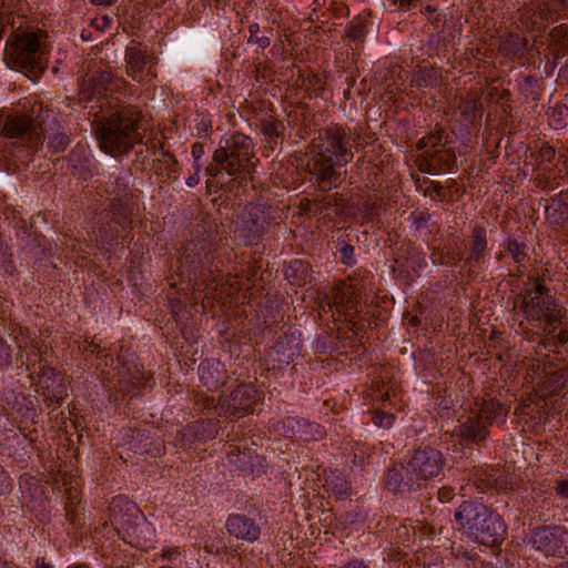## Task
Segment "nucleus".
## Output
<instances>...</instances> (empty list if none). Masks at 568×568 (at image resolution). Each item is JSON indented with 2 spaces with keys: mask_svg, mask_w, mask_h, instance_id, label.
<instances>
[{
  "mask_svg": "<svg viewBox=\"0 0 568 568\" xmlns=\"http://www.w3.org/2000/svg\"><path fill=\"white\" fill-rule=\"evenodd\" d=\"M302 348L301 333L296 331H288L283 333L274 342L268 357L274 363L272 368L288 365L297 356Z\"/></svg>",
  "mask_w": 568,
  "mask_h": 568,
  "instance_id": "obj_20",
  "label": "nucleus"
},
{
  "mask_svg": "<svg viewBox=\"0 0 568 568\" xmlns=\"http://www.w3.org/2000/svg\"><path fill=\"white\" fill-rule=\"evenodd\" d=\"M199 378L207 390H217L225 385L229 376L224 364L214 358L202 361L197 367Z\"/></svg>",
  "mask_w": 568,
  "mask_h": 568,
  "instance_id": "obj_26",
  "label": "nucleus"
},
{
  "mask_svg": "<svg viewBox=\"0 0 568 568\" xmlns=\"http://www.w3.org/2000/svg\"><path fill=\"white\" fill-rule=\"evenodd\" d=\"M92 235L97 247L110 258L120 237L119 230L113 226L111 220H99L92 226Z\"/></svg>",
  "mask_w": 568,
  "mask_h": 568,
  "instance_id": "obj_29",
  "label": "nucleus"
},
{
  "mask_svg": "<svg viewBox=\"0 0 568 568\" xmlns=\"http://www.w3.org/2000/svg\"><path fill=\"white\" fill-rule=\"evenodd\" d=\"M156 557H160L162 560L168 561L170 564H175L179 561L181 557V551L179 547H166L161 550L160 554H155Z\"/></svg>",
  "mask_w": 568,
  "mask_h": 568,
  "instance_id": "obj_60",
  "label": "nucleus"
},
{
  "mask_svg": "<svg viewBox=\"0 0 568 568\" xmlns=\"http://www.w3.org/2000/svg\"><path fill=\"white\" fill-rule=\"evenodd\" d=\"M220 223L204 213L196 217L190 239L179 257L178 276L186 286L182 290L204 292L223 284L227 251L221 245Z\"/></svg>",
  "mask_w": 568,
  "mask_h": 568,
  "instance_id": "obj_2",
  "label": "nucleus"
},
{
  "mask_svg": "<svg viewBox=\"0 0 568 568\" xmlns=\"http://www.w3.org/2000/svg\"><path fill=\"white\" fill-rule=\"evenodd\" d=\"M527 48V40L518 33L507 34L499 44V52L507 58L521 57Z\"/></svg>",
  "mask_w": 568,
  "mask_h": 568,
  "instance_id": "obj_39",
  "label": "nucleus"
},
{
  "mask_svg": "<svg viewBox=\"0 0 568 568\" xmlns=\"http://www.w3.org/2000/svg\"><path fill=\"white\" fill-rule=\"evenodd\" d=\"M247 31L250 33L247 38V43H255L261 49H266L271 44V34L273 32L272 29H267V34H262L260 37H256V33L260 32V24L257 22H253L248 26Z\"/></svg>",
  "mask_w": 568,
  "mask_h": 568,
  "instance_id": "obj_49",
  "label": "nucleus"
},
{
  "mask_svg": "<svg viewBox=\"0 0 568 568\" xmlns=\"http://www.w3.org/2000/svg\"><path fill=\"white\" fill-rule=\"evenodd\" d=\"M554 491L556 496L568 500V478H560L554 481Z\"/></svg>",
  "mask_w": 568,
  "mask_h": 568,
  "instance_id": "obj_64",
  "label": "nucleus"
},
{
  "mask_svg": "<svg viewBox=\"0 0 568 568\" xmlns=\"http://www.w3.org/2000/svg\"><path fill=\"white\" fill-rule=\"evenodd\" d=\"M225 529L230 538L253 544L260 539L261 524L250 514H230L225 520Z\"/></svg>",
  "mask_w": 568,
  "mask_h": 568,
  "instance_id": "obj_19",
  "label": "nucleus"
},
{
  "mask_svg": "<svg viewBox=\"0 0 568 568\" xmlns=\"http://www.w3.org/2000/svg\"><path fill=\"white\" fill-rule=\"evenodd\" d=\"M521 311L528 322H538L541 324L545 316L550 315L558 307L554 297H537L530 295H520Z\"/></svg>",
  "mask_w": 568,
  "mask_h": 568,
  "instance_id": "obj_27",
  "label": "nucleus"
},
{
  "mask_svg": "<svg viewBox=\"0 0 568 568\" xmlns=\"http://www.w3.org/2000/svg\"><path fill=\"white\" fill-rule=\"evenodd\" d=\"M254 143L251 136L242 132H233L221 138L213 160L220 163L230 176L245 179L255 171Z\"/></svg>",
  "mask_w": 568,
  "mask_h": 568,
  "instance_id": "obj_8",
  "label": "nucleus"
},
{
  "mask_svg": "<svg viewBox=\"0 0 568 568\" xmlns=\"http://www.w3.org/2000/svg\"><path fill=\"white\" fill-rule=\"evenodd\" d=\"M333 306L345 316L353 317L361 312L359 295L352 285H345L335 291Z\"/></svg>",
  "mask_w": 568,
  "mask_h": 568,
  "instance_id": "obj_32",
  "label": "nucleus"
},
{
  "mask_svg": "<svg viewBox=\"0 0 568 568\" xmlns=\"http://www.w3.org/2000/svg\"><path fill=\"white\" fill-rule=\"evenodd\" d=\"M438 83L437 71L432 67L419 69L416 78L417 88L434 87Z\"/></svg>",
  "mask_w": 568,
  "mask_h": 568,
  "instance_id": "obj_50",
  "label": "nucleus"
},
{
  "mask_svg": "<svg viewBox=\"0 0 568 568\" xmlns=\"http://www.w3.org/2000/svg\"><path fill=\"white\" fill-rule=\"evenodd\" d=\"M504 250L511 256L514 262L517 264L518 276L523 274L521 267H525L529 263L528 245L525 241H519L514 236H508L504 244Z\"/></svg>",
  "mask_w": 568,
  "mask_h": 568,
  "instance_id": "obj_37",
  "label": "nucleus"
},
{
  "mask_svg": "<svg viewBox=\"0 0 568 568\" xmlns=\"http://www.w3.org/2000/svg\"><path fill=\"white\" fill-rule=\"evenodd\" d=\"M556 158V149L547 141H541L537 149L536 162L537 165L550 164Z\"/></svg>",
  "mask_w": 568,
  "mask_h": 568,
  "instance_id": "obj_55",
  "label": "nucleus"
},
{
  "mask_svg": "<svg viewBox=\"0 0 568 568\" xmlns=\"http://www.w3.org/2000/svg\"><path fill=\"white\" fill-rule=\"evenodd\" d=\"M417 7H419V12L426 17V19L433 24L435 26V28H438L439 27V23L442 21L439 14H438V9L437 7L435 6H430V4H427V6H423L422 3V0H419V3L417 4Z\"/></svg>",
  "mask_w": 568,
  "mask_h": 568,
  "instance_id": "obj_58",
  "label": "nucleus"
},
{
  "mask_svg": "<svg viewBox=\"0 0 568 568\" xmlns=\"http://www.w3.org/2000/svg\"><path fill=\"white\" fill-rule=\"evenodd\" d=\"M354 251V246L349 243L348 240L344 237L337 239L336 253L338 254V258L342 264L346 266H354L356 264Z\"/></svg>",
  "mask_w": 568,
  "mask_h": 568,
  "instance_id": "obj_46",
  "label": "nucleus"
},
{
  "mask_svg": "<svg viewBox=\"0 0 568 568\" xmlns=\"http://www.w3.org/2000/svg\"><path fill=\"white\" fill-rule=\"evenodd\" d=\"M545 9L544 0L531 1L519 8L518 21L521 28L528 32L546 30L551 21Z\"/></svg>",
  "mask_w": 568,
  "mask_h": 568,
  "instance_id": "obj_21",
  "label": "nucleus"
},
{
  "mask_svg": "<svg viewBox=\"0 0 568 568\" xmlns=\"http://www.w3.org/2000/svg\"><path fill=\"white\" fill-rule=\"evenodd\" d=\"M323 488L334 494L339 499H345L351 495V486L345 477L337 470L325 469L323 471Z\"/></svg>",
  "mask_w": 568,
  "mask_h": 568,
  "instance_id": "obj_35",
  "label": "nucleus"
},
{
  "mask_svg": "<svg viewBox=\"0 0 568 568\" xmlns=\"http://www.w3.org/2000/svg\"><path fill=\"white\" fill-rule=\"evenodd\" d=\"M546 220L558 227L568 226V189L550 197L549 204L545 207Z\"/></svg>",
  "mask_w": 568,
  "mask_h": 568,
  "instance_id": "obj_30",
  "label": "nucleus"
},
{
  "mask_svg": "<svg viewBox=\"0 0 568 568\" xmlns=\"http://www.w3.org/2000/svg\"><path fill=\"white\" fill-rule=\"evenodd\" d=\"M162 159L160 161L165 165L169 173H176L179 170V162L173 154L168 151H161Z\"/></svg>",
  "mask_w": 568,
  "mask_h": 568,
  "instance_id": "obj_63",
  "label": "nucleus"
},
{
  "mask_svg": "<svg viewBox=\"0 0 568 568\" xmlns=\"http://www.w3.org/2000/svg\"><path fill=\"white\" fill-rule=\"evenodd\" d=\"M561 308H557L555 312H552L550 315L545 316L541 322V328L544 334L546 335L545 338H550L555 336V333L558 328V326L561 324Z\"/></svg>",
  "mask_w": 568,
  "mask_h": 568,
  "instance_id": "obj_47",
  "label": "nucleus"
},
{
  "mask_svg": "<svg viewBox=\"0 0 568 568\" xmlns=\"http://www.w3.org/2000/svg\"><path fill=\"white\" fill-rule=\"evenodd\" d=\"M549 125L554 130H561L566 126L565 119L568 116V106L558 102L547 113Z\"/></svg>",
  "mask_w": 568,
  "mask_h": 568,
  "instance_id": "obj_43",
  "label": "nucleus"
},
{
  "mask_svg": "<svg viewBox=\"0 0 568 568\" xmlns=\"http://www.w3.org/2000/svg\"><path fill=\"white\" fill-rule=\"evenodd\" d=\"M109 514L111 526L125 544L141 550L154 547L155 528L135 503L115 496L109 505Z\"/></svg>",
  "mask_w": 568,
  "mask_h": 568,
  "instance_id": "obj_6",
  "label": "nucleus"
},
{
  "mask_svg": "<svg viewBox=\"0 0 568 568\" xmlns=\"http://www.w3.org/2000/svg\"><path fill=\"white\" fill-rule=\"evenodd\" d=\"M277 210L263 203H248L237 214L234 234L245 246L257 245L276 223Z\"/></svg>",
  "mask_w": 568,
  "mask_h": 568,
  "instance_id": "obj_10",
  "label": "nucleus"
},
{
  "mask_svg": "<svg viewBox=\"0 0 568 568\" xmlns=\"http://www.w3.org/2000/svg\"><path fill=\"white\" fill-rule=\"evenodd\" d=\"M273 429L285 438L298 437L304 442H317L325 436V429L318 423L295 416L277 420L273 424Z\"/></svg>",
  "mask_w": 568,
  "mask_h": 568,
  "instance_id": "obj_16",
  "label": "nucleus"
},
{
  "mask_svg": "<svg viewBox=\"0 0 568 568\" xmlns=\"http://www.w3.org/2000/svg\"><path fill=\"white\" fill-rule=\"evenodd\" d=\"M521 295H530L537 297H552L549 295V290L545 286L544 281L537 278L534 288L526 290Z\"/></svg>",
  "mask_w": 568,
  "mask_h": 568,
  "instance_id": "obj_61",
  "label": "nucleus"
},
{
  "mask_svg": "<svg viewBox=\"0 0 568 568\" xmlns=\"http://www.w3.org/2000/svg\"><path fill=\"white\" fill-rule=\"evenodd\" d=\"M123 345H102L97 336L88 342L83 352L95 356L97 368L105 375L106 379L118 377L113 385L118 392L130 395L128 406L133 404L135 397L141 396V389L152 387V375L144 371L143 365L136 364L133 359L122 354Z\"/></svg>",
  "mask_w": 568,
  "mask_h": 568,
  "instance_id": "obj_4",
  "label": "nucleus"
},
{
  "mask_svg": "<svg viewBox=\"0 0 568 568\" xmlns=\"http://www.w3.org/2000/svg\"><path fill=\"white\" fill-rule=\"evenodd\" d=\"M568 343V329H560L557 335L550 338H544L540 344L549 351H556L558 347L565 346Z\"/></svg>",
  "mask_w": 568,
  "mask_h": 568,
  "instance_id": "obj_56",
  "label": "nucleus"
},
{
  "mask_svg": "<svg viewBox=\"0 0 568 568\" xmlns=\"http://www.w3.org/2000/svg\"><path fill=\"white\" fill-rule=\"evenodd\" d=\"M384 489L387 491L406 496L422 489L423 484L412 471V466L407 458L400 463H394L387 467L382 477Z\"/></svg>",
  "mask_w": 568,
  "mask_h": 568,
  "instance_id": "obj_13",
  "label": "nucleus"
},
{
  "mask_svg": "<svg viewBox=\"0 0 568 568\" xmlns=\"http://www.w3.org/2000/svg\"><path fill=\"white\" fill-rule=\"evenodd\" d=\"M262 135L263 154L270 156L280 145H282L286 126L283 121L268 115L263 118L257 124Z\"/></svg>",
  "mask_w": 568,
  "mask_h": 568,
  "instance_id": "obj_23",
  "label": "nucleus"
},
{
  "mask_svg": "<svg viewBox=\"0 0 568 568\" xmlns=\"http://www.w3.org/2000/svg\"><path fill=\"white\" fill-rule=\"evenodd\" d=\"M190 129L193 135L199 138L209 136L212 132V121L207 113L199 112L191 120Z\"/></svg>",
  "mask_w": 568,
  "mask_h": 568,
  "instance_id": "obj_42",
  "label": "nucleus"
},
{
  "mask_svg": "<svg viewBox=\"0 0 568 568\" xmlns=\"http://www.w3.org/2000/svg\"><path fill=\"white\" fill-rule=\"evenodd\" d=\"M519 91L525 98L536 101L539 99V84L534 75H527L519 83Z\"/></svg>",
  "mask_w": 568,
  "mask_h": 568,
  "instance_id": "obj_51",
  "label": "nucleus"
},
{
  "mask_svg": "<svg viewBox=\"0 0 568 568\" xmlns=\"http://www.w3.org/2000/svg\"><path fill=\"white\" fill-rule=\"evenodd\" d=\"M181 437L186 444L204 443L213 439L219 434V425L214 419H199L186 425L181 432Z\"/></svg>",
  "mask_w": 568,
  "mask_h": 568,
  "instance_id": "obj_28",
  "label": "nucleus"
},
{
  "mask_svg": "<svg viewBox=\"0 0 568 568\" xmlns=\"http://www.w3.org/2000/svg\"><path fill=\"white\" fill-rule=\"evenodd\" d=\"M551 23L559 19H568V0H544Z\"/></svg>",
  "mask_w": 568,
  "mask_h": 568,
  "instance_id": "obj_45",
  "label": "nucleus"
},
{
  "mask_svg": "<svg viewBox=\"0 0 568 568\" xmlns=\"http://www.w3.org/2000/svg\"><path fill=\"white\" fill-rule=\"evenodd\" d=\"M130 200L131 197L119 196L109 199V213L106 217L124 232L132 230L133 209L129 204Z\"/></svg>",
  "mask_w": 568,
  "mask_h": 568,
  "instance_id": "obj_31",
  "label": "nucleus"
},
{
  "mask_svg": "<svg viewBox=\"0 0 568 568\" xmlns=\"http://www.w3.org/2000/svg\"><path fill=\"white\" fill-rule=\"evenodd\" d=\"M558 160L562 163V168L537 165L534 176L536 187L552 191L562 184L565 175H568V158L565 154H559Z\"/></svg>",
  "mask_w": 568,
  "mask_h": 568,
  "instance_id": "obj_22",
  "label": "nucleus"
},
{
  "mask_svg": "<svg viewBox=\"0 0 568 568\" xmlns=\"http://www.w3.org/2000/svg\"><path fill=\"white\" fill-rule=\"evenodd\" d=\"M547 384L554 390L562 389L568 386V367H561L551 372L547 377Z\"/></svg>",
  "mask_w": 568,
  "mask_h": 568,
  "instance_id": "obj_54",
  "label": "nucleus"
},
{
  "mask_svg": "<svg viewBox=\"0 0 568 568\" xmlns=\"http://www.w3.org/2000/svg\"><path fill=\"white\" fill-rule=\"evenodd\" d=\"M406 458L412 466V471L422 484L438 478L446 466L443 452L432 446L413 449Z\"/></svg>",
  "mask_w": 568,
  "mask_h": 568,
  "instance_id": "obj_12",
  "label": "nucleus"
},
{
  "mask_svg": "<svg viewBox=\"0 0 568 568\" xmlns=\"http://www.w3.org/2000/svg\"><path fill=\"white\" fill-rule=\"evenodd\" d=\"M43 31L16 33L7 42L3 61L8 68L24 75L38 77L44 70L41 64V37Z\"/></svg>",
  "mask_w": 568,
  "mask_h": 568,
  "instance_id": "obj_9",
  "label": "nucleus"
},
{
  "mask_svg": "<svg viewBox=\"0 0 568 568\" xmlns=\"http://www.w3.org/2000/svg\"><path fill=\"white\" fill-rule=\"evenodd\" d=\"M454 519L468 539L486 547L500 546L507 536L501 515L477 499L462 501Z\"/></svg>",
  "mask_w": 568,
  "mask_h": 568,
  "instance_id": "obj_5",
  "label": "nucleus"
},
{
  "mask_svg": "<svg viewBox=\"0 0 568 568\" xmlns=\"http://www.w3.org/2000/svg\"><path fill=\"white\" fill-rule=\"evenodd\" d=\"M438 263L440 265L447 266V267H457L460 263H463V266L465 267V254L460 248L457 251H440L438 254Z\"/></svg>",
  "mask_w": 568,
  "mask_h": 568,
  "instance_id": "obj_48",
  "label": "nucleus"
},
{
  "mask_svg": "<svg viewBox=\"0 0 568 568\" xmlns=\"http://www.w3.org/2000/svg\"><path fill=\"white\" fill-rule=\"evenodd\" d=\"M458 110L465 122L474 124L483 118V103L479 98L463 99Z\"/></svg>",
  "mask_w": 568,
  "mask_h": 568,
  "instance_id": "obj_40",
  "label": "nucleus"
},
{
  "mask_svg": "<svg viewBox=\"0 0 568 568\" xmlns=\"http://www.w3.org/2000/svg\"><path fill=\"white\" fill-rule=\"evenodd\" d=\"M130 178L131 173L129 170H121L118 173L110 174L108 182H105L104 192L110 197H132L129 186Z\"/></svg>",
  "mask_w": 568,
  "mask_h": 568,
  "instance_id": "obj_36",
  "label": "nucleus"
},
{
  "mask_svg": "<svg viewBox=\"0 0 568 568\" xmlns=\"http://www.w3.org/2000/svg\"><path fill=\"white\" fill-rule=\"evenodd\" d=\"M530 544L546 556L564 558L568 555V531L561 526H540L534 529Z\"/></svg>",
  "mask_w": 568,
  "mask_h": 568,
  "instance_id": "obj_15",
  "label": "nucleus"
},
{
  "mask_svg": "<svg viewBox=\"0 0 568 568\" xmlns=\"http://www.w3.org/2000/svg\"><path fill=\"white\" fill-rule=\"evenodd\" d=\"M395 416L392 413H386L383 410H375L372 415V422L374 425L383 428H390L394 424Z\"/></svg>",
  "mask_w": 568,
  "mask_h": 568,
  "instance_id": "obj_57",
  "label": "nucleus"
},
{
  "mask_svg": "<svg viewBox=\"0 0 568 568\" xmlns=\"http://www.w3.org/2000/svg\"><path fill=\"white\" fill-rule=\"evenodd\" d=\"M367 34V24L365 21L355 20L346 30V37L356 44L362 43Z\"/></svg>",
  "mask_w": 568,
  "mask_h": 568,
  "instance_id": "obj_53",
  "label": "nucleus"
},
{
  "mask_svg": "<svg viewBox=\"0 0 568 568\" xmlns=\"http://www.w3.org/2000/svg\"><path fill=\"white\" fill-rule=\"evenodd\" d=\"M38 383L40 394L48 405H61L68 397V383L64 374L50 366L43 358L39 361Z\"/></svg>",
  "mask_w": 568,
  "mask_h": 568,
  "instance_id": "obj_14",
  "label": "nucleus"
},
{
  "mask_svg": "<svg viewBox=\"0 0 568 568\" xmlns=\"http://www.w3.org/2000/svg\"><path fill=\"white\" fill-rule=\"evenodd\" d=\"M47 148L51 154H59L70 145V136L65 131H58L47 136Z\"/></svg>",
  "mask_w": 568,
  "mask_h": 568,
  "instance_id": "obj_44",
  "label": "nucleus"
},
{
  "mask_svg": "<svg viewBox=\"0 0 568 568\" xmlns=\"http://www.w3.org/2000/svg\"><path fill=\"white\" fill-rule=\"evenodd\" d=\"M312 152L310 181L323 192L338 187L346 173L344 168L353 160L351 135L338 125L322 129L312 140Z\"/></svg>",
  "mask_w": 568,
  "mask_h": 568,
  "instance_id": "obj_3",
  "label": "nucleus"
},
{
  "mask_svg": "<svg viewBox=\"0 0 568 568\" xmlns=\"http://www.w3.org/2000/svg\"><path fill=\"white\" fill-rule=\"evenodd\" d=\"M488 427L480 416L467 417L465 422L453 430V436L463 445H479L488 436Z\"/></svg>",
  "mask_w": 568,
  "mask_h": 568,
  "instance_id": "obj_25",
  "label": "nucleus"
},
{
  "mask_svg": "<svg viewBox=\"0 0 568 568\" xmlns=\"http://www.w3.org/2000/svg\"><path fill=\"white\" fill-rule=\"evenodd\" d=\"M488 97L491 100H495L497 103L508 102L510 100L511 93L507 89H498L497 87H493L488 90Z\"/></svg>",
  "mask_w": 568,
  "mask_h": 568,
  "instance_id": "obj_62",
  "label": "nucleus"
},
{
  "mask_svg": "<svg viewBox=\"0 0 568 568\" xmlns=\"http://www.w3.org/2000/svg\"><path fill=\"white\" fill-rule=\"evenodd\" d=\"M134 85L108 70H94L80 83L81 101L93 102L103 116L95 122L100 149L113 158L128 154L142 142V112L130 102Z\"/></svg>",
  "mask_w": 568,
  "mask_h": 568,
  "instance_id": "obj_1",
  "label": "nucleus"
},
{
  "mask_svg": "<svg viewBox=\"0 0 568 568\" xmlns=\"http://www.w3.org/2000/svg\"><path fill=\"white\" fill-rule=\"evenodd\" d=\"M456 139L454 131L436 124L429 134L416 144L420 151L417 159L419 170L428 174L450 172L457 163Z\"/></svg>",
  "mask_w": 568,
  "mask_h": 568,
  "instance_id": "obj_7",
  "label": "nucleus"
},
{
  "mask_svg": "<svg viewBox=\"0 0 568 568\" xmlns=\"http://www.w3.org/2000/svg\"><path fill=\"white\" fill-rule=\"evenodd\" d=\"M262 393L252 383L239 384L222 404V409L233 416L243 417L254 412Z\"/></svg>",
  "mask_w": 568,
  "mask_h": 568,
  "instance_id": "obj_17",
  "label": "nucleus"
},
{
  "mask_svg": "<svg viewBox=\"0 0 568 568\" xmlns=\"http://www.w3.org/2000/svg\"><path fill=\"white\" fill-rule=\"evenodd\" d=\"M480 417L486 419L487 426L490 425L498 417H505L507 414V409L504 405L497 399H488L484 400L480 407Z\"/></svg>",
  "mask_w": 568,
  "mask_h": 568,
  "instance_id": "obj_41",
  "label": "nucleus"
},
{
  "mask_svg": "<svg viewBox=\"0 0 568 568\" xmlns=\"http://www.w3.org/2000/svg\"><path fill=\"white\" fill-rule=\"evenodd\" d=\"M2 400L20 416L33 420L37 410L33 403L23 394L13 389H6L2 394Z\"/></svg>",
  "mask_w": 568,
  "mask_h": 568,
  "instance_id": "obj_34",
  "label": "nucleus"
},
{
  "mask_svg": "<svg viewBox=\"0 0 568 568\" xmlns=\"http://www.w3.org/2000/svg\"><path fill=\"white\" fill-rule=\"evenodd\" d=\"M65 510V519L73 526V528H79L83 525L81 516L77 513V507H74L73 501H65L64 506Z\"/></svg>",
  "mask_w": 568,
  "mask_h": 568,
  "instance_id": "obj_59",
  "label": "nucleus"
},
{
  "mask_svg": "<svg viewBox=\"0 0 568 568\" xmlns=\"http://www.w3.org/2000/svg\"><path fill=\"white\" fill-rule=\"evenodd\" d=\"M285 278L294 286H304L310 280V265L298 258L290 261L284 268Z\"/></svg>",
  "mask_w": 568,
  "mask_h": 568,
  "instance_id": "obj_38",
  "label": "nucleus"
},
{
  "mask_svg": "<svg viewBox=\"0 0 568 568\" xmlns=\"http://www.w3.org/2000/svg\"><path fill=\"white\" fill-rule=\"evenodd\" d=\"M125 72L133 81L143 83L150 73L151 58L140 44L128 47L124 55Z\"/></svg>",
  "mask_w": 568,
  "mask_h": 568,
  "instance_id": "obj_24",
  "label": "nucleus"
},
{
  "mask_svg": "<svg viewBox=\"0 0 568 568\" xmlns=\"http://www.w3.org/2000/svg\"><path fill=\"white\" fill-rule=\"evenodd\" d=\"M364 171L366 172V178H364L365 187L369 190H375L381 185L382 182V171L379 168L371 162L365 163Z\"/></svg>",
  "mask_w": 568,
  "mask_h": 568,
  "instance_id": "obj_52",
  "label": "nucleus"
},
{
  "mask_svg": "<svg viewBox=\"0 0 568 568\" xmlns=\"http://www.w3.org/2000/svg\"><path fill=\"white\" fill-rule=\"evenodd\" d=\"M63 160L68 162L72 174L84 179L92 174V160L85 145L78 143Z\"/></svg>",
  "mask_w": 568,
  "mask_h": 568,
  "instance_id": "obj_33",
  "label": "nucleus"
},
{
  "mask_svg": "<svg viewBox=\"0 0 568 568\" xmlns=\"http://www.w3.org/2000/svg\"><path fill=\"white\" fill-rule=\"evenodd\" d=\"M465 267H481L488 254L487 229L484 224L476 223L471 226L469 235L465 240Z\"/></svg>",
  "mask_w": 568,
  "mask_h": 568,
  "instance_id": "obj_18",
  "label": "nucleus"
},
{
  "mask_svg": "<svg viewBox=\"0 0 568 568\" xmlns=\"http://www.w3.org/2000/svg\"><path fill=\"white\" fill-rule=\"evenodd\" d=\"M1 126L4 138L20 141L31 152L37 151L43 143L45 129L42 122L29 114L11 112L4 116Z\"/></svg>",
  "mask_w": 568,
  "mask_h": 568,
  "instance_id": "obj_11",
  "label": "nucleus"
}]
</instances>
